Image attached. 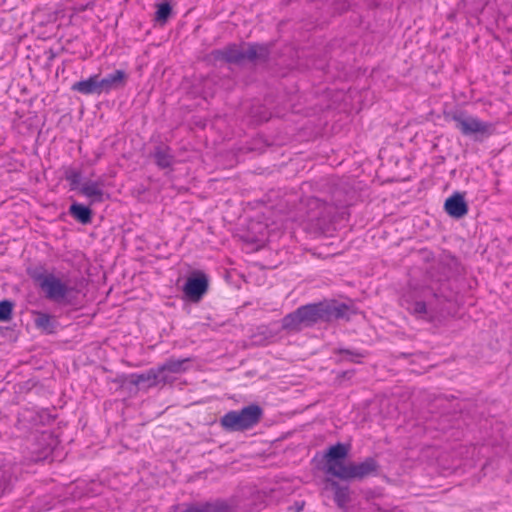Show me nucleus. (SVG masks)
Here are the masks:
<instances>
[{
  "label": "nucleus",
  "mask_w": 512,
  "mask_h": 512,
  "mask_svg": "<svg viewBox=\"0 0 512 512\" xmlns=\"http://www.w3.org/2000/svg\"><path fill=\"white\" fill-rule=\"evenodd\" d=\"M334 491V500L337 506L345 509L347 504L351 501V491L348 486H343L335 480H327Z\"/></svg>",
  "instance_id": "nucleus-15"
},
{
  "label": "nucleus",
  "mask_w": 512,
  "mask_h": 512,
  "mask_svg": "<svg viewBox=\"0 0 512 512\" xmlns=\"http://www.w3.org/2000/svg\"><path fill=\"white\" fill-rule=\"evenodd\" d=\"M37 281L49 299L60 300L67 294V286L52 274L40 275Z\"/></svg>",
  "instance_id": "nucleus-6"
},
{
  "label": "nucleus",
  "mask_w": 512,
  "mask_h": 512,
  "mask_svg": "<svg viewBox=\"0 0 512 512\" xmlns=\"http://www.w3.org/2000/svg\"><path fill=\"white\" fill-rule=\"evenodd\" d=\"M71 215L83 224L91 222V210L81 204H73L70 207Z\"/></svg>",
  "instance_id": "nucleus-21"
},
{
  "label": "nucleus",
  "mask_w": 512,
  "mask_h": 512,
  "mask_svg": "<svg viewBox=\"0 0 512 512\" xmlns=\"http://www.w3.org/2000/svg\"><path fill=\"white\" fill-rule=\"evenodd\" d=\"M127 75L123 70H116L103 79H99L101 92H109L110 90L123 87L126 83Z\"/></svg>",
  "instance_id": "nucleus-14"
},
{
  "label": "nucleus",
  "mask_w": 512,
  "mask_h": 512,
  "mask_svg": "<svg viewBox=\"0 0 512 512\" xmlns=\"http://www.w3.org/2000/svg\"><path fill=\"white\" fill-rule=\"evenodd\" d=\"M263 410L257 404L244 407L240 411H230L220 420L223 428L229 431H244L255 426L262 418Z\"/></svg>",
  "instance_id": "nucleus-2"
},
{
  "label": "nucleus",
  "mask_w": 512,
  "mask_h": 512,
  "mask_svg": "<svg viewBox=\"0 0 512 512\" xmlns=\"http://www.w3.org/2000/svg\"><path fill=\"white\" fill-rule=\"evenodd\" d=\"M209 286L208 278L202 271H196L188 277L183 292L193 302H198L207 292Z\"/></svg>",
  "instance_id": "nucleus-5"
},
{
  "label": "nucleus",
  "mask_w": 512,
  "mask_h": 512,
  "mask_svg": "<svg viewBox=\"0 0 512 512\" xmlns=\"http://www.w3.org/2000/svg\"><path fill=\"white\" fill-rule=\"evenodd\" d=\"M269 56V49L264 45L249 44L244 47V60L253 62L265 61Z\"/></svg>",
  "instance_id": "nucleus-17"
},
{
  "label": "nucleus",
  "mask_w": 512,
  "mask_h": 512,
  "mask_svg": "<svg viewBox=\"0 0 512 512\" xmlns=\"http://www.w3.org/2000/svg\"><path fill=\"white\" fill-rule=\"evenodd\" d=\"M348 452L349 448L344 444L337 443L331 446L324 456L326 461V473L339 478L347 465L345 459Z\"/></svg>",
  "instance_id": "nucleus-3"
},
{
  "label": "nucleus",
  "mask_w": 512,
  "mask_h": 512,
  "mask_svg": "<svg viewBox=\"0 0 512 512\" xmlns=\"http://www.w3.org/2000/svg\"><path fill=\"white\" fill-rule=\"evenodd\" d=\"M323 313L322 302L301 306L282 319V329L288 332H298L319 321H324Z\"/></svg>",
  "instance_id": "nucleus-1"
},
{
  "label": "nucleus",
  "mask_w": 512,
  "mask_h": 512,
  "mask_svg": "<svg viewBox=\"0 0 512 512\" xmlns=\"http://www.w3.org/2000/svg\"><path fill=\"white\" fill-rule=\"evenodd\" d=\"M215 61H225L228 63H240L244 60V47L230 45L223 49L215 50L211 53Z\"/></svg>",
  "instance_id": "nucleus-10"
},
{
  "label": "nucleus",
  "mask_w": 512,
  "mask_h": 512,
  "mask_svg": "<svg viewBox=\"0 0 512 512\" xmlns=\"http://www.w3.org/2000/svg\"><path fill=\"white\" fill-rule=\"evenodd\" d=\"M173 512H232V508L222 501L176 505Z\"/></svg>",
  "instance_id": "nucleus-8"
},
{
  "label": "nucleus",
  "mask_w": 512,
  "mask_h": 512,
  "mask_svg": "<svg viewBox=\"0 0 512 512\" xmlns=\"http://www.w3.org/2000/svg\"><path fill=\"white\" fill-rule=\"evenodd\" d=\"M190 359H169L163 365L158 367V371L160 374V380L163 383H166L170 379V374H179L186 370L185 364L188 363Z\"/></svg>",
  "instance_id": "nucleus-11"
},
{
  "label": "nucleus",
  "mask_w": 512,
  "mask_h": 512,
  "mask_svg": "<svg viewBox=\"0 0 512 512\" xmlns=\"http://www.w3.org/2000/svg\"><path fill=\"white\" fill-rule=\"evenodd\" d=\"M416 313H425L426 312V304L424 302H417L414 308Z\"/></svg>",
  "instance_id": "nucleus-26"
},
{
  "label": "nucleus",
  "mask_w": 512,
  "mask_h": 512,
  "mask_svg": "<svg viewBox=\"0 0 512 512\" xmlns=\"http://www.w3.org/2000/svg\"><path fill=\"white\" fill-rule=\"evenodd\" d=\"M322 308L324 310V321L331 319L343 318L346 315L348 306L345 304H337L336 302L326 303L322 302Z\"/></svg>",
  "instance_id": "nucleus-18"
},
{
  "label": "nucleus",
  "mask_w": 512,
  "mask_h": 512,
  "mask_svg": "<svg viewBox=\"0 0 512 512\" xmlns=\"http://www.w3.org/2000/svg\"><path fill=\"white\" fill-rule=\"evenodd\" d=\"M309 205L311 207L319 210L318 212H315L312 215V218H314V219L326 221L330 218V216L333 212V207L331 205H328V204L320 201L319 199H311L309 202Z\"/></svg>",
  "instance_id": "nucleus-19"
},
{
  "label": "nucleus",
  "mask_w": 512,
  "mask_h": 512,
  "mask_svg": "<svg viewBox=\"0 0 512 512\" xmlns=\"http://www.w3.org/2000/svg\"><path fill=\"white\" fill-rule=\"evenodd\" d=\"M154 159L160 168H168L172 164L173 156L168 147L158 146L154 152Z\"/></svg>",
  "instance_id": "nucleus-20"
},
{
  "label": "nucleus",
  "mask_w": 512,
  "mask_h": 512,
  "mask_svg": "<svg viewBox=\"0 0 512 512\" xmlns=\"http://www.w3.org/2000/svg\"><path fill=\"white\" fill-rule=\"evenodd\" d=\"M172 13V7L168 2H164L157 5V11L155 13V21L164 25L169 19Z\"/></svg>",
  "instance_id": "nucleus-22"
},
{
  "label": "nucleus",
  "mask_w": 512,
  "mask_h": 512,
  "mask_svg": "<svg viewBox=\"0 0 512 512\" xmlns=\"http://www.w3.org/2000/svg\"><path fill=\"white\" fill-rule=\"evenodd\" d=\"M160 374L157 369H150L146 373L143 374H132L129 376V383L135 386H145L146 388L154 387L160 380Z\"/></svg>",
  "instance_id": "nucleus-12"
},
{
  "label": "nucleus",
  "mask_w": 512,
  "mask_h": 512,
  "mask_svg": "<svg viewBox=\"0 0 512 512\" xmlns=\"http://www.w3.org/2000/svg\"><path fill=\"white\" fill-rule=\"evenodd\" d=\"M81 194L90 199L91 203L102 202L104 200L103 182L86 181L80 188Z\"/></svg>",
  "instance_id": "nucleus-13"
},
{
  "label": "nucleus",
  "mask_w": 512,
  "mask_h": 512,
  "mask_svg": "<svg viewBox=\"0 0 512 512\" xmlns=\"http://www.w3.org/2000/svg\"><path fill=\"white\" fill-rule=\"evenodd\" d=\"M298 511L302 509V506H297Z\"/></svg>",
  "instance_id": "nucleus-28"
},
{
  "label": "nucleus",
  "mask_w": 512,
  "mask_h": 512,
  "mask_svg": "<svg viewBox=\"0 0 512 512\" xmlns=\"http://www.w3.org/2000/svg\"><path fill=\"white\" fill-rule=\"evenodd\" d=\"M338 353L346 354L347 355V359L350 360V361H355V358L363 357L362 354L357 353V352H353V351H350V350H342V349H340L338 351Z\"/></svg>",
  "instance_id": "nucleus-25"
},
{
  "label": "nucleus",
  "mask_w": 512,
  "mask_h": 512,
  "mask_svg": "<svg viewBox=\"0 0 512 512\" xmlns=\"http://www.w3.org/2000/svg\"><path fill=\"white\" fill-rule=\"evenodd\" d=\"M72 90L80 92L82 94H101L99 76L93 75L86 80L76 82L72 86Z\"/></svg>",
  "instance_id": "nucleus-16"
},
{
  "label": "nucleus",
  "mask_w": 512,
  "mask_h": 512,
  "mask_svg": "<svg viewBox=\"0 0 512 512\" xmlns=\"http://www.w3.org/2000/svg\"><path fill=\"white\" fill-rule=\"evenodd\" d=\"M378 469V464L373 458H367L361 463L348 462L339 479L361 480L365 477L375 473Z\"/></svg>",
  "instance_id": "nucleus-4"
},
{
  "label": "nucleus",
  "mask_w": 512,
  "mask_h": 512,
  "mask_svg": "<svg viewBox=\"0 0 512 512\" xmlns=\"http://www.w3.org/2000/svg\"><path fill=\"white\" fill-rule=\"evenodd\" d=\"M444 208L448 215L456 219L462 218L468 213V205L464 196L459 192L446 199Z\"/></svg>",
  "instance_id": "nucleus-9"
},
{
  "label": "nucleus",
  "mask_w": 512,
  "mask_h": 512,
  "mask_svg": "<svg viewBox=\"0 0 512 512\" xmlns=\"http://www.w3.org/2000/svg\"><path fill=\"white\" fill-rule=\"evenodd\" d=\"M78 180H79V175H78V174H75V175L73 176L72 182H73V183H77V182H78Z\"/></svg>",
  "instance_id": "nucleus-27"
},
{
  "label": "nucleus",
  "mask_w": 512,
  "mask_h": 512,
  "mask_svg": "<svg viewBox=\"0 0 512 512\" xmlns=\"http://www.w3.org/2000/svg\"><path fill=\"white\" fill-rule=\"evenodd\" d=\"M13 303L9 300L0 302V321H9L12 318Z\"/></svg>",
  "instance_id": "nucleus-24"
},
{
  "label": "nucleus",
  "mask_w": 512,
  "mask_h": 512,
  "mask_svg": "<svg viewBox=\"0 0 512 512\" xmlns=\"http://www.w3.org/2000/svg\"><path fill=\"white\" fill-rule=\"evenodd\" d=\"M454 120L457 123V128L464 135L472 134H491L493 126L490 123L482 122L474 117L455 116Z\"/></svg>",
  "instance_id": "nucleus-7"
},
{
  "label": "nucleus",
  "mask_w": 512,
  "mask_h": 512,
  "mask_svg": "<svg viewBox=\"0 0 512 512\" xmlns=\"http://www.w3.org/2000/svg\"><path fill=\"white\" fill-rule=\"evenodd\" d=\"M35 315L37 316L35 319V325L38 328L51 333L53 331V325L50 315L42 312H35Z\"/></svg>",
  "instance_id": "nucleus-23"
}]
</instances>
